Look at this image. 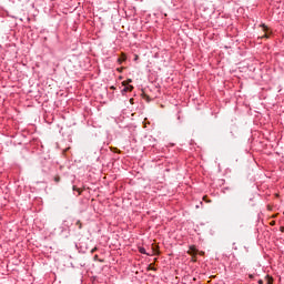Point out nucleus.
<instances>
[{
  "instance_id": "obj_1",
  "label": "nucleus",
  "mask_w": 284,
  "mask_h": 284,
  "mask_svg": "<svg viewBox=\"0 0 284 284\" xmlns=\"http://www.w3.org/2000/svg\"><path fill=\"white\" fill-rule=\"evenodd\" d=\"M187 254H190L191 256H196L199 254V250H196L195 245H192L189 247Z\"/></svg>"
},
{
  "instance_id": "obj_2",
  "label": "nucleus",
  "mask_w": 284,
  "mask_h": 284,
  "mask_svg": "<svg viewBox=\"0 0 284 284\" xmlns=\"http://www.w3.org/2000/svg\"><path fill=\"white\" fill-rule=\"evenodd\" d=\"M132 90H134V87H132V85H129V87L125 85L122 92H132Z\"/></svg>"
},
{
  "instance_id": "obj_3",
  "label": "nucleus",
  "mask_w": 284,
  "mask_h": 284,
  "mask_svg": "<svg viewBox=\"0 0 284 284\" xmlns=\"http://www.w3.org/2000/svg\"><path fill=\"white\" fill-rule=\"evenodd\" d=\"M128 57H125V53H122L121 57L118 59L119 63H123Z\"/></svg>"
},
{
  "instance_id": "obj_4",
  "label": "nucleus",
  "mask_w": 284,
  "mask_h": 284,
  "mask_svg": "<svg viewBox=\"0 0 284 284\" xmlns=\"http://www.w3.org/2000/svg\"><path fill=\"white\" fill-rule=\"evenodd\" d=\"M266 278H267V284H273L274 283V278L270 277V275H267Z\"/></svg>"
},
{
  "instance_id": "obj_5",
  "label": "nucleus",
  "mask_w": 284,
  "mask_h": 284,
  "mask_svg": "<svg viewBox=\"0 0 284 284\" xmlns=\"http://www.w3.org/2000/svg\"><path fill=\"white\" fill-rule=\"evenodd\" d=\"M129 83H132V79H129V80H126V81H123V82H122V85L125 87V85H128Z\"/></svg>"
},
{
  "instance_id": "obj_6",
  "label": "nucleus",
  "mask_w": 284,
  "mask_h": 284,
  "mask_svg": "<svg viewBox=\"0 0 284 284\" xmlns=\"http://www.w3.org/2000/svg\"><path fill=\"white\" fill-rule=\"evenodd\" d=\"M75 225H78L79 230L83 227V224L81 223V221H77Z\"/></svg>"
},
{
  "instance_id": "obj_7",
  "label": "nucleus",
  "mask_w": 284,
  "mask_h": 284,
  "mask_svg": "<svg viewBox=\"0 0 284 284\" xmlns=\"http://www.w3.org/2000/svg\"><path fill=\"white\" fill-rule=\"evenodd\" d=\"M73 192H78V194H81V189L73 186Z\"/></svg>"
},
{
  "instance_id": "obj_8",
  "label": "nucleus",
  "mask_w": 284,
  "mask_h": 284,
  "mask_svg": "<svg viewBox=\"0 0 284 284\" xmlns=\"http://www.w3.org/2000/svg\"><path fill=\"white\" fill-rule=\"evenodd\" d=\"M54 181H55V183H59V182L61 181V176L55 175V176H54Z\"/></svg>"
},
{
  "instance_id": "obj_9",
  "label": "nucleus",
  "mask_w": 284,
  "mask_h": 284,
  "mask_svg": "<svg viewBox=\"0 0 284 284\" xmlns=\"http://www.w3.org/2000/svg\"><path fill=\"white\" fill-rule=\"evenodd\" d=\"M262 29H263L265 32H267V26L262 24Z\"/></svg>"
},
{
  "instance_id": "obj_10",
  "label": "nucleus",
  "mask_w": 284,
  "mask_h": 284,
  "mask_svg": "<svg viewBox=\"0 0 284 284\" xmlns=\"http://www.w3.org/2000/svg\"><path fill=\"white\" fill-rule=\"evenodd\" d=\"M153 252H154V254H159L156 246H153Z\"/></svg>"
},
{
  "instance_id": "obj_11",
  "label": "nucleus",
  "mask_w": 284,
  "mask_h": 284,
  "mask_svg": "<svg viewBox=\"0 0 284 284\" xmlns=\"http://www.w3.org/2000/svg\"><path fill=\"white\" fill-rule=\"evenodd\" d=\"M140 253H141V254H145V248H144V247H141V248H140Z\"/></svg>"
},
{
  "instance_id": "obj_12",
  "label": "nucleus",
  "mask_w": 284,
  "mask_h": 284,
  "mask_svg": "<svg viewBox=\"0 0 284 284\" xmlns=\"http://www.w3.org/2000/svg\"><path fill=\"white\" fill-rule=\"evenodd\" d=\"M203 201H206V203H212V201H207V196H204Z\"/></svg>"
},
{
  "instance_id": "obj_13",
  "label": "nucleus",
  "mask_w": 284,
  "mask_h": 284,
  "mask_svg": "<svg viewBox=\"0 0 284 284\" xmlns=\"http://www.w3.org/2000/svg\"><path fill=\"white\" fill-rule=\"evenodd\" d=\"M270 36L267 33H265L264 36H262V39H267Z\"/></svg>"
},
{
  "instance_id": "obj_14",
  "label": "nucleus",
  "mask_w": 284,
  "mask_h": 284,
  "mask_svg": "<svg viewBox=\"0 0 284 284\" xmlns=\"http://www.w3.org/2000/svg\"><path fill=\"white\" fill-rule=\"evenodd\" d=\"M134 61H139V55H135Z\"/></svg>"
},
{
  "instance_id": "obj_15",
  "label": "nucleus",
  "mask_w": 284,
  "mask_h": 284,
  "mask_svg": "<svg viewBox=\"0 0 284 284\" xmlns=\"http://www.w3.org/2000/svg\"><path fill=\"white\" fill-rule=\"evenodd\" d=\"M130 103H134V99L131 98V99H130Z\"/></svg>"
},
{
  "instance_id": "obj_16",
  "label": "nucleus",
  "mask_w": 284,
  "mask_h": 284,
  "mask_svg": "<svg viewBox=\"0 0 284 284\" xmlns=\"http://www.w3.org/2000/svg\"><path fill=\"white\" fill-rule=\"evenodd\" d=\"M200 254H201V256H203L205 254V252L201 251Z\"/></svg>"
},
{
  "instance_id": "obj_17",
  "label": "nucleus",
  "mask_w": 284,
  "mask_h": 284,
  "mask_svg": "<svg viewBox=\"0 0 284 284\" xmlns=\"http://www.w3.org/2000/svg\"><path fill=\"white\" fill-rule=\"evenodd\" d=\"M275 224H276V222H274V221H273V222H271V225H275Z\"/></svg>"
},
{
  "instance_id": "obj_18",
  "label": "nucleus",
  "mask_w": 284,
  "mask_h": 284,
  "mask_svg": "<svg viewBox=\"0 0 284 284\" xmlns=\"http://www.w3.org/2000/svg\"><path fill=\"white\" fill-rule=\"evenodd\" d=\"M258 284H263V280H260V281H258Z\"/></svg>"
},
{
  "instance_id": "obj_19",
  "label": "nucleus",
  "mask_w": 284,
  "mask_h": 284,
  "mask_svg": "<svg viewBox=\"0 0 284 284\" xmlns=\"http://www.w3.org/2000/svg\"><path fill=\"white\" fill-rule=\"evenodd\" d=\"M120 72H123V68L122 69H118Z\"/></svg>"
},
{
  "instance_id": "obj_20",
  "label": "nucleus",
  "mask_w": 284,
  "mask_h": 284,
  "mask_svg": "<svg viewBox=\"0 0 284 284\" xmlns=\"http://www.w3.org/2000/svg\"><path fill=\"white\" fill-rule=\"evenodd\" d=\"M114 152H119V149H114Z\"/></svg>"
},
{
  "instance_id": "obj_21",
  "label": "nucleus",
  "mask_w": 284,
  "mask_h": 284,
  "mask_svg": "<svg viewBox=\"0 0 284 284\" xmlns=\"http://www.w3.org/2000/svg\"><path fill=\"white\" fill-rule=\"evenodd\" d=\"M111 90H114V87H111Z\"/></svg>"
},
{
  "instance_id": "obj_22",
  "label": "nucleus",
  "mask_w": 284,
  "mask_h": 284,
  "mask_svg": "<svg viewBox=\"0 0 284 284\" xmlns=\"http://www.w3.org/2000/svg\"><path fill=\"white\" fill-rule=\"evenodd\" d=\"M95 258H99V256H98V255H95Z\"/></svg>"
}]
</instances>
